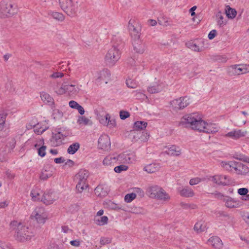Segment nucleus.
<instances>
[{
	"instance_id": "51",
	"label": "nucleus",
	"mask_w": 249,
	"mask_h": 249,
	"mask_svg": "<svg viewBox=\"0 0 249 249\" xmlns=\"http://www.w3.org/2000/svg\"><path fill=\"white\" fill-rule=\"evenodd\" d=\"M128 168V167L125 165L122 164L115 167L114 169V171L116 173H120L122 171H126Z\"/></svg>"
},
{
	"instance_id": "53",
	"label": "nucleus",
	"mask_w": 249,
	"mask_h": 249,
	"mask_svg": "<svg viewBox=\"0 0 249 249\" xmlns=\"http://www.w3.org/2000/svg\"><path fill=\"white\" fill-rule=\"evenodd\" d=\"M46 146L41 145V146L39 147L37 150V153L38 155L41 157H44L46 155Z\"/></svg>"
},
{
	"instance_id": "59",
	"label": "nucleus",
	"mask_w": 249,
	"mask_h": 249,
	"mask_svg": "<svg viewBox=\"0 0 249 249\" xmlns=\"http://www.w3.org/2000/svg\"><path fill=\"white\" fill-rule=\"evenodd\" d=\"M249 192V190L246 188H239L237 190L238 194L240 196H245Z\"/></svg>"
},
{
	"instance_id": "35",
	"label": "nucleus",
	"mask_w": 249,
	"mask_h": 249,
	"mask_svg": "<svg viewBox=\"0 0 249 249\" xmlns=\"http://www.w3.org/2000/svg\"><path fill=\"white\" fill-rule=\"evenodd\" d=\"M49 15L54 19L60 22L64 21L65 18V16L62 13L57 12L50 11Z\"/></svg>"
},
{
	"instance_id": "28",
	"label": "nucleus",
	"mask_w": 249,
	"mask_h": 249,
	"mask_svg": "<svg viewBox=\"0 0 249 249\" xmlns=\"http://www.w3.org/2000/svg\"><path fill=\"white\" fill-rule=\"evenodd\" d=\"M80 90V89L78 85L66 84V93L70 95H76Z\"/></svg>"
},
{
	"instance_id": "47",
	"label": "nucleus",
	"mask_w": 249,
	"mask_h": 249,
	"mask_svg": "<svg viewBox=\"0 0 249 249\" xmlns=\"http://www.w3.org/2000/svg\"><path fill=\"white\" fill-rule=\"evenodd\" d=\"M216 17L218 18L217 22L218 26L222 27L226 24V21L224 20V18L220 12L217 13Z\"/></svg>"
},
{
	"instance_id": "21",
	"label": "nucleus",
	"mask_w": 249,
	"mask_h": 249,
	"mask_svg": "<svg viewBox=\"0 0 249 249\" xmlns=\"http://www.w3.org/2000/svg\"><path fill=\"white\" fill-rule=\"evenodd\" d=\"M40 96L43 103L51 106L52 108L54 107V99L49 94L43 91L40 92Z\"/></svg>"
},
{
	"instance_id": "29",
	"label": "nucleus",
	"mask_w": 249,
	"mask_h": 249,
	"mask_svg": "<svg viewBox=\"0 0 249 249\" xmlns=\"http://www.w3.org/2000/svg\"><path fill=\"white\" fill-rule=\"evenodd\" d=\"M179 194L182 196L185 197H191L195 195L193 190L188 187H185L182 189L180 191Z\"/></svg>"
},
{
	"instance_id": "36",
	"label": "nucleus",
	"mask_w": 249,
	"mask_h": 249,
	"mask_svg": "<svg viewBox=\"0 0 249 249\" xmlns=\"http://www.w3.org/2000/svg\"><path fill=\"white\" fill-rule=\"evenodd\" d=\"M116 161H118L117 160V157H115L113 156H107L104 160H103V164L106 166H109L113 164Z\"/></svg>"
},
{
	"instance_id": "9",
	"label": "nucleus",
	"mask_w": 249,
	"mask_h": 249,
	"mask_svg": "<svg viewBox=\"0 0 249 249\" xmlns=\"http://www.w3.org/2000/svg\"><path fill=\"white\" fill-rule=\"evenodd\" d=\"M205 124V121L202 119L201 115L199 113L196 112L190 129L202 132L204 130Z\"/></svg>"
},
{
	"instance_id": "10",
	"label": "nucleus",
	"mask_w": 249,
	"mask_h": 249,
	"mask_svg": "<svg viewBox=\"0 0 249 249\" xmlns=\"http://www.w3.org/2000/svg\"><path fill=\"white\" fill-rule=\"evenodd\" d=\"M196 112L187 113L184 115L179 122V125L183 128L190 129Z\"/></svg>"
},
{
	"instance_id": "60",
	"label": "nucleus",
	"mask_w": 249,
	"mask_h": 249,
	"mask_svg": "<svg viewBox=\"0 0 249 249\" xmlns=\"http://www.w3.org/2000/svg\"><path fill=\"white\" fill-rule=\"evenodd\" d=\"M213 195L215 198L222 200L223 201H224V198L226 197L225 196L218 192H215L213 193Z\"/></svg>"
},
{
	"instance_id": "32",
	"label": "nucleus",
	"mask_w": 249,
	"mask_h": 249,
	"mask_svg": "<svg viewBox=\"0 0 249 249\" xmlns=\"http://www.w3.org/2000/svg\"><path fill=\"white\" fill-rule=\"evenodd\" d=\"M156 198L158 199H160L163 201H167L170 199V197L166 192L161 187L160 189V191L158 192L156 195Z\"/></svg>"
},
{
	"instance_id": "39",
	"label": "nucleus",
	"mask_w": 249,
	"mask_h": 249,
	"mask_svg": "<svg viewBox=\"0 0 249 249\" xmlns=\"http://www.w3.org/2000/svg\"><path fill=\"white\" fill-rule=\"evenodd\" d=\"M55 92L58 95H62L66 93V82H64L61 87H57L54 89Z\"/></svg>"
},
{
	"instance_id": "15",
	"label": "nucleus",
	"mask_w": 249,
	"mask_h": 249,
	"mask_svg": "<svg viewBox=\"0 0 249 249\" xmlns=\"http://www.w3.org/2000/svg\"><path fill=\"white\" fill-rule=\"evenodd\" d=\"M133 50L137 53H142L145 51V45L140 38L132 39Z\"/></svg>"
},
{
	"instance_id": "17",
	"label": "nucleus",
	"mask_w": 249,
	"mask_h": 249,
	"mask_svg": "<svg viewBox=\"0 0 249 249\" xmlns=\"http://www.w3.org/2000/svg\"><path fill=\"white\" fill-rule=\"evenodd\" d=\"M247 131L241 129H235L228 132L225 135L226 137L231 138L234 140H237L246 135Z\"/></svg>"
},
{
	"instance_id": "34",
	"label": "nucleus",
	"mask_w": 249,
	"mask_h": 249,
	"mask_svg": "<svg viewBox=\"0 0 249 249\" xmlns=\"http://www.w3.org/2000/svg\"><path fill=\"white\" fill-rule=\"evenodd\" d=\"M225 14L229 18H234L237 14L236 10L231 8L229 5H226L225 8Z\"/></svg>"
},
{
	"instance_id": "13",
	"label": "nucleus",
	"mask_w": 249,
	"mask_h": 249,
	"mask_svg": "<svg viewBox=\"0 0 249 249\" xmlns=\"http://www.w3.org/2000/svg\"><path fill=\"white\" fill-rule=\"evenodd\" d=\"M98 147L100 149L108 150L110 147V138L107 135H102L98 140Z\"/></svg>"
},
{
	"instance_id": "22",
	"label": "nucleus",
	"mask_w": 249,
	"mask_h": 249,
	"mask_svg": "<svg viewBox=\"0 0 249 249\" xmlns=\"http://www.w3.org/2000/svg\"><path fill=\"white\" fill-rule=\"evenodd\" d=\"M53 168L50 165L45 166L42 169L40 175V179L41 180H46L53 176Z\"/></svg>"
},
{
	"instance_id": "12",
	"label": "nucleus",
	"mask_w": 249,
	"mask_h": 249,
	"mask_svg": "<svg viewBox=\"0 0 249 249\" xmlns=\"http://www.w3.org/2000/svg\"><path fill=\"white\" fill-rule=\"evenodd\" d=\"M211 180L217 185L223 186L230 185L233 181L226 175H215L212 177Z\"/></svg>"
},
{
	"instance_id": "43",
	"label": "nucleus",
	"mask_w": 249,
	"mask_h": 249,
	"mask_svg": "<svg viewBox=\"0 0 249 249\" xmlns=\"http://www.w3.org/2000/svg\"><path fill=\"white\" fill-rule=\"evenodd\" d=\"M140 135L139 139L142 142H146L149 139L150 135L147 132H138L137 135Z\"/></svg>"
},
{
	"instance_id": "1",
	"label": "nucleus",
	"mask_w": 249,
	"mask_h": 249,
	"mask_svg": "<svg viewBox=\"0 0 249 249\" xmlns=\"http://www.w3.org/2000/svg\"><path fill=\"white\" fill-rule=\"evenodd\" d=\"M10 229L15 231V237L19 241L24 242L31 239L33 236L32 232L28 230V227L25 226L21 222L13 221L10 223Z\"/></svg>"
},
{
	"instance_id": "57",
	"label": "nucleus",
	"mask_w": 249,
	"mask_h": 249,
	"mask_svg": "<svg viewBox=\"0 0 249 249\" xmlns=\"http://www.w3.org/2000/svg\"><path fill=\"white\" fill-rule=\"evenodd\" d=\"M107 205H108V207L111 209L116 210V209H121V208L119 207V206H118V204H117L111 201H109L107 202Z\"/></svg>"
},
{
	"instance_id": "52",
	"label": "nucleus",
	"mask_w": 249,
	"mask_h": 249,
	"mask_svg": "<svg viewBox=\"0 0 249 249\" xmlns=\"http://www.w3.org/2000/svg\"><path fill=\"white\" fill-rule=\"evenodd\" d=\"M126 84L128 88L132 89H135L137 87L136 81L131 79H128L126 80Z\"/></svg>"
},
{
	"instance_id": "38",
	"label": "nucleus",
	"mask_w": 249,
	"mask_h": 249,
	"mask_svg": "<svg viewBox=\"0 0 249 249\" xmlns=\"http://www.w3.org/2000/svg\"><path fill=\"white\" fill-rule=\"evenodd\" d=\"M95 194L100 197H103L107 194L106 191L104 190V188L102 186L99 185L95 189Z\"/></svg>"
},
{
	"instance_id": "64",
	"label": "nucleus",
	"mask_w": 249,
	"mask_h": 249,
	"mask_svg": "<svg viewBox=\"0 0 249 249\" xmlns=\"http://www.w3.org/2000/svg\"><path fill=\"white\" fill-rule=\"evenodd\" d=\"M64 76V74L62 72H55L53 73L51 77L53 78H56L59 77H62Z\"/></svg>"
},
{
	"instance_id": "4",
	"label": "nucleus",
	"mask_w": 249,
	"mask_h": 249,
	"mask_svg": "<svg viewBox=\"0 0 249 249\" xmlns=\"http://www.w3.org/2000/svg\"><path fill=\"white\" fill-rule=\"evenodd\" d=\"M121 53L116 46L110 48L105 57L106 64L109 66H114L120 58Z\"/></svg>"
},
{
	"instance_id": "31",
	"label": "nucleus",
	"mask_w": 249,
	"mask_h": 249,
	"mask_svg": "<svg viewBox=\"0 0 249 249\" xmlns=\"http://www.w3.org/2000/svg\"><path fill=\"white\" fill-rule=\"evenodd\" d=\"M160 167L159 165L158 164L151 163L145 166L144 167L143 170L147 173L151 174L159 171Z\"/></svg>"
},
{
	"instance_id": "20",
	"label": "nucleus",
	"mask_w": 249,
	"mask_h": 249,
	"mask_svg": "<svg viewBox=\"0 0 249 249\" xmlns=\"http://www.w3.org/2000/svg\"><path fill=\"white\" fill-rule=\"evenodd\" d=\"M66 137H67V135L58 132L53 135L51 142L54 146H59L62 144V141L64 140Z\"/></svg>"
},
{
	"instance_id": "2",
	"label": "nucleus",
	"mask_w": 249,
	"mask_h": 249,
	"mask_svg": "<svg viewBox=\"0 0 249 249\" xmlns=\"http://www.w3.org/2000/svg\"><path fill=\"white\" fill-rule=\"evenodd\" d=\"M17 13V6L11 0H3L0 2V18L10 17Z\"/></svg>"
},
{
	"instance_id": "16",
	"label": "nucleus",
	"mask_w": 249,
	"mask_h": 249,
	"mask_svg": "<svg viewBox=\"0 0 249 249\" xmlns=\"http://www.w3.org/2000/svg\"><path fill=\"white\" fill-rule=\"evenodd\" d=\"M223 202H225V206L229 208H237L241 205L239 200L229 196H226Z\"/></svg>"
},
{
	"instance_id": "40",
	"label": "nucleus",
	"mask_w": 249,
	"mask_h": 249,
	"mask_svg": "<svg viewBox=\"0 0 249 249\" xmlns=\"http://www.w3.org/2000/svg\"><path fill=\"white\" fill-rule=\"evenodd\" d=\"M48 128V126L45 125L42 126L41 124H37L35 126L34 131L37 134H41Z\"/></svg>"
},
{
	"instance_id": "7",
	"label": "nucleus",
	"mask_w": 249,
	"mask_h": 249,
	"mask_svg": "<svg viewBox=\"0 0 249 249\" xmlns=\"http://www.w3.org/2000/svg\"><path fill=\"white\" fill-rule=\"evenodd\" d=\"M228 73L230 76H234L249 72V65H233L228 68Z\"/></svg>"
},
{
	"instance_id": "50",
	"label": "nucleus",
	"mask_w": 249,
	"mask_h": 249,
	"mask_svg": "<svg viewBox=\"0 0 249 249\" xmlns=\"http://www.w3.org/2000/svg\"><path fill=\"white\" fill-rule=\"evenodd\" d=\"M136 197V193H130L124 196V201L127 203L131 202L133 200H134Z\"/></svg>"
},
{
	"instance_id": "23",
	"label": "nucleus",
	"mask_w": 249,
	"mask_h": 249,
	"mask_svg": "<svg viewBox=\"0 0 249 249\" xmlns=\"http://www.w3.org/2000/svg\"><path fill=\"white\" fill-rule=\"evenodd\" d=\"M89 173L86 170L81 169L75 175V179L77 182L87 183V178Z\"/></svg>"
},
{
	"instance_id": "42",
	"label": "nucleus",
	"mask_w": 249,
	"mask_h": 249,
	"mask_svg": "<svg viewBox=\"0 0 249 249\" xmlns=\"http://www.w3.org/2000/svg\"><path fill=\"white\" fill-rule=\"evenodd\" d=\"M88 183L84 182H77L76 186V190L78 193H81L88 187Z\"/></svg>"
},
{
	"instance_id": "44",
	"label": "nucleus",
	"mask_w": 249,
	"mask_h": 249,
	"mask_svg": "<svg viewBox=\"0 0 249 249\" xmlns=\"http://www.w3.org/2000/svg\"><path fill=\"white\" fill-rule=\"evenodd\" d=\"M77 123L79 124L86 125L88 124H90L91 122L89 119L83 116H80L77 120Z\"/></svg>"
},
{
	"instance_id": "48",
	"label": "nucleus",
	"mask_w": 249,
	"mask_h": 249,
	"mask_svg": "<svg viewBox=\"0 0 249 249\" xmlns=\"http://www.w3.org/2000/svg\"><path fill=\"white\" fill-rule=\"evenodd\" d=\"M194 229L195 231L199 233L204 231L205 226L201 222H198L195 224Z\"/></svg>"
},
{
	"instance_id": "41",
	"label": "nucleus",
	"mask_w": 249,
	"mask_h": 249,
	"mask_svg": "<svg viewBox=\"0 0 249 249\" xmlns=\"http://www.w3.org/2000/svg\"><path fill=\"white\" fill-rule=\"evenodd\" d=\"M187 47L192 50L195 52H200L201 49L199 46L194 41L189 42L186 44Z\"/></svg>"
},
{
	"instance_id": "62",
	"label": "nucleus",
	"mask_w": 249,
	"mask_h": 249,
	"mask_svg": "<svg viewBox=\"0 0 249 249\" xmlns=\"http://www.w3.org/2000/svg\"><path fill=\"white\" fill-rule=\"evenodd\" d=\"M69 105V106L71 108H74V109H76L79 105V104H78L76 101H73V100H71V101H70Z\"/></svg>"
},
{
	"instance_id": "58",
	"label": "nucleus",
	"mask_w": 249,
	"mask_h": 249,
	"mask_svg": "<svg viewBox=\"0 0 249 249\" xmlns=\"http://www.w3.org/2000/svg\"><path fill=\"white\" fill-rule=\"evenodd\" d=\"M130 114L128 112L124 110H121L120 112V117L122 120H124L129 116Z\"/></svg>"
},
{
	"instance_id": "45",
	"label": "nucleus",
	"mask_w": 249,
	"mask_h": 249,
	"mask_svg": "<svg viewBox=\"0 0 249 249\" xmlns=\"http://www.w3.org/2000/svg\"><path fill=\"white\" fill-rule=\"evenodd\" d=\"M110 118V115L109 114H106L105 116H100L99 117V120L100 123L105 126H107L108 124V119Z\"/></svg>"
},
{
	"instance_id": "8",
	"label": "nucleus",
	"mask_w": 249,
	"mask_h": 249,
	"mask_svg": "<svg viewBox=\"0 0 249 249\" xmlns=\"http://www.w3.org/2000/svg\"><path fill=\"white\" fill-rule=\"evenodd\" d=\"M128 28L132 39L140 38L141 35V27L134 20L130 19L128 23Z\"/></svg>"
},
{
	"instance_id": "3",
	"label": "nucleus",
	"mask_w": 249,
	"mask_h": 249,
	"mask_svg": "<svg viewBox=\"0 0 249 249\" xmlns=\"http://www.w3.org/2000/svg\"><path fill=\"white\" fill-rule=\"evenodd\" d=\"M59 4L62 10L69 17L73 18L76 16L78 4L73 0H58Z\"/></svg>"
},
{
	"instance_id": "25",
	"label": "nucleus",
	"mask_w": 249,
	"mask_h": 249,
	"mask_svg": "<svg viewBox=\"0 0 249 249\" xmlns=\"http://www.w3.org/2000/svg\"><path fill=\"white\" fill-rule=\"evenodd\" d=\"M205 124L202 132L213 133L219 130V127L214 124L208 123L205 121Z\"/></svg>"
},
{
	"instance_id": "49",
	"label": "nucleus",
	"mask_w": 249,
	"mask_h": 249,
	"mask_svg": "<svg viewBox=\"0 0 249 249\" xmlns=\"http://www.w3.org/2000/svg\"><path fill=\"white\" fill-rule=\"evenodd\" d=\"M31 196L32 199L34 201L38 200L40 199L39 191L36 189H34L31 191Z\"/></svg>"
},
{
	"instance_id": "6",
	"label": "nucleus",
	"mask_w": 249,
	"mask_h": 249,
	"mask_svg": "<svg viewBox=\"0 0 249 249\" xmlns=\"http://www.w3.org/2000/svg\"><path fill=\"white\" fill-rule=\"evenodd\" d=\"M31 218L38 224H44L48 218V214L43 207H36L32 212Z\"/></svg>"
},
{
	"instance_id": "19",
	"label": "nucleus",
	"mask_w": 249,
	"mask_h": 249,
	"mask_svg": "<svg viewBox=\"0 0 249 249\" xmlns=\"http://www.w3.org/2000/svg\"><path fill=\"white\" fill-rule=\"evenodd\" d=\"M147 123L144 121H137L134 124V128L135 130H132L130 131V134L133 136V139H135L136 134H138L137 130L144 129L146 127Z\"/></svg>"
},
{
	"instance_id": "14",
	"label": "nucleus",
	"mask_w": 249,
	"mask_h": 249,
	"mask_svg": "<svg viewBox=\"0 0 249 249\" xmlns=\"http://www.w3.org/2000/svg\"><path fill=\"white\" fill-rule=\"evenodd\" d=\"M58 198L56 194L53 192L48 191L44 194L41 197V201L48 205L53 204Z\"/></svg>"
},
{
	"instance_id": "33",
	"label": "nucleus",
	"mask_w": 249,
	"mask_h": 249,
	"mask_svg": "<svg viewBox=\"0 0 249 249\" xmlns=\"http://www.w3.org/2000/svg\"><path fill=\"white\" fill-rule=\"evenodd\" d=\"M94 222L98 226H103L107 224L108 218L107 216H103L102 217L95 216L94 217Z\"/></svg>"
},
{
	"instance_id": "11",
	"label": "nucleus",
	"mask_w": 249,
	"mask_h": 249,
	"mask_svg": "<svg viewBox=\"0 0 249 249\" xmlns=\"http://www.w3.org/2000/svg\"><path fill=\"white\" fill-rule=\"evenodd\" d=\"M117 160L119 163L129 164L135 162L136 155L133 153H124L117 157Z\"/></svg>"
},
{
	"instance_id": "55",
	"label": "nucleus",
	"mask_w": 249,
	"mask_h": 249,
	"mask_svg": "<svg viewBox=\"0 0 249 249\" xmlns=\"http://www.w3.org/2000/svg\"><path fill=\"white\" fill-rule=\"evenodd\" d=\"M234 163L235 162H231L230 163L222 162L221 164L223 167L225 168L227 170H229L231 167L233 168Z\"/></svg>"
},
{
	"instance_id": "26",
	"label": "nucleus",
	"mask_w": 249,
	"mask_h": 249,
	"mask_svg": "<svg viewBox=\"0 0 249 249\" xmlns=\"http://www.w3.org/2000/svg\"><path fill=\"white\" fill-rule=\"evenodd\" d=\"M162 89L163 86L159 82L153 83L147 88L148 91L152 94L158 93Z\"/></svg>"
},
{
	"instance_id": "61",
	"label": "nucleus",
	"mask_w": 249,
	"mask_h": 249,
	"mask_svg": "<svg viewBox=\"0 0 249 249\" xmlns=\"http://www.w3.org/2000/svg\"><path fill=\"white\" fill-rule=\"evenodd\" d=\"M6 117V114L4 112H0V124H4Z\"/></svg>"
},
{
	"instance_id": "56",
	"label": "nucleus",
	"mask_w": 249,
	"mask_h": 249,
	"mask_svg": "<svg viewBox=\"0 0 249 249\" xmlns=\"http://www.w3.org/2000/svg\"><path fill=\"white\" fill-rule=\"evenodd\" d=\"M111 239L109 237H102L100 239V243L102 245L109 244L111 243Z\"/></svg>"
},
{
	"instance_id": "27",
	"label": "nucleus",
	"mask_w": 249,
	"mask_h": 249,
	"mask_svg": "<svg viewBox=\"0 0 249 249\" xmlns=\"http://www.w3.org/2000/svg\"><path fill=\"white\" fill-rule=\"evenodd\" d=\"M164 152L170 156H178L180 155L181 150L178 147L172 145L170 147H166Z\"/></svg>"
},
{
	"instance_id": "24",
	"label": "nucleus",
	"mask_w": 249,
	"mask_h": 249,
	"mask_svg": "<svg viewBox=\"0 0 249 249\" xmlns=\"http://www.w3.org/2000/svg\"><path fill=\"white\" fill-rule=\"evenodd\" d=\"M208 243L215 249H221L223 247L222 240L218 236H213L208 241Z\"/></svg>"
},
{
	"instance_id": "5",
	"label": "nucleus",
	"mask_w": 249,
	"mask_h": 249,
	"mask_svg": "<svg viewBox=\"0 0 249 249\" xmlns=\"http://www.w3.org/2000/svg\"><path fill=\"white\" fill-rule=\"evenodd\" d=\"M190 103V98L187 96H183L173 100L170 102V104L173 110L178 111L183 109Z\"/></svg>"
},
{
	"instance_id": "46",
	"label": "nucleus",
	"mask_w": 249,
	"mask_h": 249,
	"mask_svg": "<svg viewBox=\"0 0 249 249\" xmlns=\"http://www.w3.org/2000/svg\"><path fill=\"white\" fill-rule=\"evenodd\" d=\"M158 23L159 24L164 26H167L170 25L168 18L164 16L158 18Z\"/></svg>"
},
{
	"instance_id": "18",
	"label": "nucleus",
	"mask_w": 249,
	"mask_h": 249,
	"mask_svg": "<svg viewBox=\"0 0 249 249\" xmlns=\"http://www.w3.org/2000/svg\"><path fill=\"white\" fill-rule=\"evenodd\" d=\"M233 169L238 175H246L249 172V168L241 162H235Z\"/></svg>"
},
{
	"instance_id": "63",
	"label": "nucleus",
	"mask_w": 249,
	"mask_h": 249,
	"mask_svg": "<svg viewBox=\"0 0 249 249\" xmlns=\"http://www.w3.org/2000/svg\"><path fill=\"white\" fill-rule=\"evenodd\" d=\"M108 124L107 125V126H108L109 127H114L116 125V122L115 120L113 119H111L110 117L109 119H108Z\"/></svg>"
},
{
	"instance_id": "30",
	"label": "nucleus",
	"mask_w": 249,
	"mask_h": 249,
	"mask_svg": "<svg viewBox=\"0 0 249 249\" xmlns=\"http://www.w3.org/2000/svg\"><path fill=\"white\" fill-rule=\"evenodd\" d=\"M160 187L158 186H152L148 187L147 189V193L151 198H156V195L160 191Z\"/></svg>"
},
{
	"instance_id": "37",
	"label": "nucleus",
	"mask_w": 249,
	"mask_h": 249,
	"mask_svg": "<svg viewBox=\"0 0 249 249\" xmlns=\"http://www.w3.org/2000/svg\"><path fill=\"white\" fill-rule=\"evenodd\" d=\"M80 148V144L79 142H76L71 144L68 149L67 152L70 154L73 155L75 154Z\"/></svg>"
},
{
	"instance_id": "54",
	"label": "nucleus",
	"mask_w": 249,
	"mask_h": 249,
	"mask_svg": "<svg viewBox=\"0 0 249 249\" xmlns=\"http://www.w3.org/2000/svg\"><path fill=\"white\" fill-rule=\"evenodd\" d=\"M202 180H203V179H202L201 178H198V177L195 178H192L190 180L189 184L191 185H196Z\"/></svg>"
}]
</instances>
